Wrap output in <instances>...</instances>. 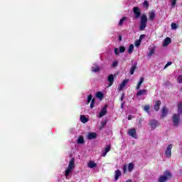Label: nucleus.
I'll return each instance as SVG.
<instances>
[{"instance_id": "1", "label": "nucleus", "mask_w": 182, "mask_h": 182, "mask_svg": "<svg viewBox=\"0 0 182 182\" xmlns=\"http://www.w3.org/2000/svg\"><path fill=\"white\" fill-rule=\"evenodd\" d=\"M173 177L170 171H165L164 175H161L158 178V182H167Z\"/></svg>"}, {"instance_id": "2", "label": "nucleus", "mask_w": 182, "mask_h": 182, "mask_svg": "<svg viewBox=\"0 0 182 182\" xmlns=\"http://www.w3.org/2000/svg\"><path fill=\"white\" fill-rule=\"evenodd\" d=\"M146 26H147V16H146V14H142L141 16L139 31H144Z\"/></svg>"}, {"instance_id": "3", "label": "nucleus", "mask_w": 182, "mask_h": 182, "mask_svg": "<svg viewBox=\"0 0 182 182\" xmlns=\"http://www.w3.org/2000/svg\"><path fill=\"white\" fill-rule=\"evenodd\" d=\"M75 168V158H73L68 164V168L65 170V177H68L69 174L72 173V170Z\"/></svg>"}, {"instance_id": "4", "label": "nucleus", "mask_w": 182, "mask_h": 182, "mask_svg": "<svg viewBox=\"0 0 182 182\" xmlns=\"http://www.w3.org/2000/svg\"><path fill=\"white\" fill-rule=\"evenodd\" d=\"M172 122L173 123V126L177 127V126L180 124V114H174L172 117Z\"/></svg>"}, {"instance_id": "5", "label": "nucleus", "mask_w": 182, "mask_h": 182, "mask_svg": "<svg viewBox=\"0 0 182 182\" xmlns=\"http://www.w3.org/2000/svg\"><path fill=\"white\" fill-rule=\"evenodd\" d=\"M173 149V144H169L165 151V156L167 159H171V149Z\"/></svg>"}, {"instance_id": "6", "label": "nucleus", "mask_w": 182, "mask_h": 182, "mask_svg": "<svg viewBox=\"0 0 182 182\" xmlns=\"http://www.w3.org/2000/svg\"><path fill=\"white\" fill-rule=\"evenodd\" d=\"M133 12L134 15H135V18L136 19H139V18H140V16L141 15V11H140V9L137 6H135L133 8Z\"/></svg>"}, {"instance_id": "7", "label": "nucleus", "mask_w": 182, "mask_h": 182, "mask_svg": "<svg viewBox=\"0 0 182 182\" xmlns=\"http://www.w3.org/2000/svg\"><path fill=\"white\" fill-rule=\"evenodd\" d=\"M128 134L134 139H137V132H136V129L134 128L128 129Z\"/></svg>"}, {"instance_id": "8", "label": "nucleus", "mask_w": 182, "mask_h": 182, "mask_svg": "<svg viewBox=\"0 0 182 182\" xmlns=\"http://www.w3.org/2000/svg\"><path fill=\"white\" fill-rule=\"evenodd\" d=\"M107 113V105H105L104 107L101 109L98 117L102 118L103 116H106V114Z\"/></svg>"}, {"instance_id": "9", "label": "nucleus", "mask_w": 182, "mask_h": 182, "mask_svg": "<svg viewBox=\"0 0 182 182\" xmlns=\"http://www.w3.org/2000/svg\"><path fill=\"white\" fill-rule=\"evenodd\" d=\"M149 126L152 129V130H154L157 126H159V121L156 119H152L149 122Z\"/></svg>"}, {"instance_id": "10", "label": "nucleus", "mask_w": 182, "mask_h": 182, "mask_svg": "<svg viewBox=\"0 0 182 182\" xmlns=\"http://www.w3.org/2000/svg\"><path fill=\"white\" fill-rule=\"evenodd\" d=\"M160 106H161V101L157 100L154 105V109L156 112H159L160 110Z\"/></svg>"}, {"instance_id": "11", "label": "nucleus", "mask_w": 182, "mask_h": 182, "mask_svg": "<svg viewBox=\"0 0 182 182\" xmlns=\"http://www.w3.org/2000/svg\"><path fill=\"white\" fill-rule=\"evenodd\" d=\"M108 82H109V86H112L113 83H114V75L113 74H110L107 77Z\"/></svg>"}, {"instance_id": "12", "label": "nucleus", "mask_w": 182, "mask_h": 182, "mask_svg": "<svg viewBox=\"0 0 182 182\" xmlns=\"http://www.w3.org/2000/svg\"><path fill=\"white\" fill-rule=\"evenodd\" d=\"M168 113V109L166 107H163L162 110H161V117L162 119H164L166 116H167Z\"/></svg>"}, {"instance_id": "13", "label": "nucleus", "mask_w": 182, "mask_h": 182, "mask_svg": "<svg viewBox=\"0 0 182 182\" xmlns=\"http://www.w3.org/2000/svg\"><path fill=\"white\" fill-rule=\"evenodd\" d=\"M171 43V38L170 37H166L164 42H163V46H168Z\"/></svg>"}, {"instance_id": "14", "label": "nucleus", "mask_w": 182, "mask_h": 182, "mask_svg": "<svg viewBox=\"0 0 182 182\" xmlns=\"http://www.w3.org/2000/svg\"><path fill=\"white\" fill-rule=\"evenodd\" d=\"M129 82V80H124L123 82L119 85V91L123 90V88L126 87V85H127V82Z\"/></svg>"}, {"instance_id": "15", "label": "nucleus", "mask_w": 182, "mask_h": 182, "mask_svg": "<svg viewBox=\"0 0 182 182\" xmlns=\"http://www.w3.org/2000/svg\"><path fill=\"white\" fill-rule=\"evenodd\" d=\"M87 167H89V168H95V167H97V164L95 163L93 161H90Z\"/></svg>"}, {"instance_id": "16", "label": "nucleus", "mask_w": 182, "mask_h": 182, "mask_svg": "<svg viewBox=\"0 0 182 182\" xmlns=\"http://www.w3.org/2000/svg\"><path fill=\"white\" fill-rule=\"evenodd\" d=\"M92 72L97 73V72H100V67L97 64H95L93 67L91 68Z\"/></svg>"}, {"instance_id": "17", "label": "nucleus", "mask_w": 182, "mask_h": 182, "mask_svg": "<svg viewBox=\"0 0 182 182\" xmlns=\"http://www.w3.org/2000/svg\"><path fill=\"white\" fill-rule=\"evenodd\" d=\"M144 82V78L143 77H140L139 82H138L136 89V90H140V87H141V84Z\"/></svg>"}, {"instance_id": "18", "label": "nucleus", "mask_w": 182, "mask_h": 182, "mask_svg": "<svg viewBox=\"0 0 182 182\" xmlns=\"http://www.w3.org/2000/svg\"><path fill=\"white\" fill-rule=\"evenodd\" d=\"M96 137H97V134H96L95 132H90L88 134V139L89 140H92L93 139H96Z\"/></svg>"}, {"instance_id": "19", "label": "nucleus", "mask_w": 182, "mask_h": 182, "mask_svg": "<svg viewBox=\"0 0 182 182\" xmlns=\"http://www.w3.org/2000/svg\"><path fill=\"white\" fill-rule=\"evenodd\" d=\"M111 149H112V146L110 145L107 146V147H105V151L102 153V157H106V154L109 153Z\"/></svg>"}, {"instance_id": "20", "label": "nucleus", "mask_w": 182, "mask_h": 182, "mask_svg": "<svg viewBox=\"0 0 182 182\" xmlns=\"http://www.w3.org/2000/svg\"><path fill=\"white\" fill-rule=\"evenodd\" d=\"M122 176V171H120V170H117L115 171V177H114V180L115 181H117V180H119V177Z\"/></svg>"}, {"instance_id": "21", "label": "nucleus", "mask_w": 182, "mask_h": 182, "mask_svg": "<svg viewBox=\"0 0 182 182\" xmlns=\"http://www.w3.org/2000/svg\"><path fill=\"white\" fill-rule=\"evenodd\" d=\"M147 93V90H139L136 92V96H143V95H146Z\"/></svg>"}, {"instance_id": "22", "label": "nucleus", "mask_w": 182, "mask_h": 182, "mask_svg": "<svg viewBox=\"0 0 182 182\" xmlns=\"http://www.w3.org/2000/svg\"><path fill=\"white\" fill-rule=\"evenodd\" d=\"M80 120L82 123H87L89 118L85 117V115H80Z\"/></svg>"}, {"instance_id": "23", "label": "nucleus", "mask_w": 182, "mask_h": 182, "mask_svg": "<svg viewBox=\"0 0 182 182\" xmlns=\"http://www.w3.org/2000/svg\"><path fill=\"white\" fill-rule=\"evenodd\" d=\"M154 18H156V13L152 11L149 13V21H154Z\"/></svg>"}, {"instance_id": "24", "label": "nucleus", "mask_w": 182, "mask_h": 182, "mask_svg": "<svg viewBox=\"0 0 182 182\" xmlns=\"http://www.w3.org/2000/svg\"><path fill=\"white\" fill-rule=\"evenodd\" d=\"M134 170V164L133 163H129L128 165V171L129 173H132Z\"/></svg>"}, {"instance_id": "25", "label": "nucleus", "mask_w": 182, "mask_h": 182, "mask_svg": "<svg viewBox=\"0 0 182 182\" xmlns=\"http://www.w3.org/2000/svg\"><path fill=\"white\" fill-rule=\"evenodd\" d=\"M96 97L100 100H102L103 97H105V95L103 93H102V92H98L96 93Z\"/></svg>"}, {"instance_id": "26", "label": "nucleus", "mask_w": 182, "mask_h": 182, "mask_svg": "<svg viewBox=\"0 0 182 182\" xmlns=\"http://www.w3.org/2000/svg\"><path fill=\"white\" fill-rule=\"evenodd\" d=\"M78 144H83L85 143V139L83 138V136H80L77 139Z\"/></svg>"}, {"instance_id": "27", "label": "nucleus", "mask_w": 182, "mask_h": 182, "mask_svg": "<svg viewBox=\"0 0 182 182\" xmlns=\"http://www.w3.org/2000/svg\"><path fill=\"white\" fill-rule=\"evenodd\" d=\"M133 50H134V45L131 44L128 48V53H133Z\"/></svg>"}, {"instance_id": "28", "label": "nucleus", "mask_w": 182, "mask_h": 182, "mask_svg": "<svg viewBox=\"0 0 182 182\" xmlns=\"http://www.w3.org/2000/svg\"><path fill=\"white\" fill-rule=\"evenodd\" d=\"M155 52H156V50L154 48H151L150 50V51L148 53L147 56L149 58L153 56V55H154Z\"/></svg>"}, {"instance_id": "29", "label": "nucleus", "mask_w": 182, "mask_h": 182, "mask_svg": "<svg viewBox=\"0 0 182 182\" xmlns=\"http://www.w3.org/2000/svg\"><path fill=\"white\" fill-rule=\"evenodd\" d=\"M144 112L148 113V114H150V105H145L144 107Z\"/></svg>"}, {"instance_id": "30", "label": "nucleus", "mask_w": 182, "mask_h": 182, "mask_svg": "<svg viewBox=\"0 0 182 182\" xmlns=\"http://www.w3.org/2000/svg\"><path fill=\"white\" fill-rule=\"evenodd\" d=\"M181 113H182V102L178 104V114H181Z\"/></svg>"}, {"instance_id": "31", "label": "nucleus", "mask_w": 182, "mask_h": 182, "mask_svg": "<svg viewBox=\"0 0 182 182\" xmlns=\"http://www.w3.org/2000/svg\"><path fill=\"white\" fill-rule=\"evenodd\" d=\"M137 66L136 65H133L130 70V75H134V71L136 70Z\"/></svg>"}, {"instance_id": "32", "label": "nucleus", "mask_w": 182, "mask_h": 182, "mask_svg": "<svg viewBox=\"0 0 182 182\" xmlns=\"http://www.w3.org/2000/svg\"><path fill=\"white\" fill-rule=\"evenodd\" d=\"M95 103H96V98H92L90 105V109H93V107H95Z\"/></svg>"}, {"instance_id": "33", "label": "nucleus", "mask_w": 182, "mask_h": 182, "mask_svg": "<svg viewBox=\"0 0 182 182\" xmlns=\"http://www.w3.org/2000/svg\"><path fill=\"white\" fill-rule=\"evenodd\" d=\"M106 124H107V120H104L103 122H102L101 125L100 127V130H102V129H104L105 126H106Z\"/></svg>"}, {"instance_id": "34", "label": "nucleus", "mask_w": 182, "mask_h": 182, "mask_svg": "<svg viewBox=\"0 0 182 182\" xmlns=\"http://www.w3.org/2000/svg\"><path fill=\"white\" fill-rule=\"evenodd\" d=\"M127 18L126 17H123L119 22L118 25L119 26H123V23L126 21Z\"/></svg>"}, {"instance_id": "35", "label": "nucleus", "mask_w": 182, "mask_h": 182, "mask_svg": "<svg viewBox=\"0 0 182 182\" xmlns=\"http://www.w3.org/2000/svg\"><path fill=\"white\" fill-rule=\"evenodd\" d=\"M134 45L136 46V48H139L140 46V45H141V41L140 40H136Z\"/></svg>"}, {"instance_id": "36", "label": "nucleus", "mask_w": 182, "mask_h": 182, "mask_svg": "<svg viewBox=\"0 0 182 182\" xmlns=\"http://www.w3.org/2000/svg\"><path fill=\"white\" fill-rule=\"evenodd\" d=\"M171 29H173L174 31H176V29L178 28V26H177L176 23H172L171 25Z\"/></svg>"}, {"instance_id": "37", "label": "nucleus", "mask_w": 182, "mask_h": 182, "mask_svg": "<svg viewBox=\"0 0 182 182\" xmlns=\"http://www.w3.org/2000/svg\"><path fill=\"white\" fill-rule=\"evenodd\" d=\"M149 6H150V4H149V1L147 0H145L144 1V8L149 9Z\"/></svg>"}, {"instance_id": "38", "label": "nucleus", "mask_w": 182, "mask_h": 182, "mask_svg": "<svg viewBox=\"0 0 182 182\" xmlns=\"http://www.w3.org/2000/svg\"><path fill=\"white\" fill-rule=\"evenodd\" d=\"M126 51V48L124 46L119 47V53H124Z\"/></svg>"}, {"instance_id": "39", "label": "nucleus", "mask_w": 182, "mask_h": 182, "mask_svg": "<svg viewBox=\"0 0 182 182\" xmlns=\"http://www.w3.org/2000/svg\"><path fill=\"white\" fill-rule=\"evenodd\" d=\"M92 100H93V95H88L87 99V103L92 102Z\"/></svg>"}, {"instance_id": "40", "label": "nucleus", "mask_w": 182, "mask_h": 182, "mask_svg": "<svg viewBox=\"0 0 182 182\" xmlns=\"http://www.w3.org/2000/svg\"><path fill=\"white\" fill-rule=\"evenodd\" d=\"M171 65H173V62L171 61L168 62L164 66V69H167V68H168V66H171Z\"/></svg>"}, {"instance_id": "41", "label": "nucleus", "mask_w": 182, "mask_h": 182, "mask_svg": "<svg viewBox=\"0 0 182 182\" xmlns=\"http://www.w3.org/2000/svg\"><path fill=\"white\" fill-rule=\"evenodd\" d=\"M123 172H124V174H126L127 173V165H124Z\"/></svg>"}, {"instance_id": "42", "label": "nucleus", "mask_w": 182, "mask_h": 182, "mask_svg": "<svg viewBox=\"0 0 182 182\" xmlns=\"http://www.w3.org/2000/svg\"><path fill=\"white\" fill-rule=\"evenodd\" d=\"M118 63H119L117 62V60L114 61L112 65V68H116L117 66Z\"/></svg>"}, {"instance_id": "43", "label": "nucleus", "mask_w": 182, "mask_h": 182, "mask_svg": "<svg viewBox=\"0 0 182 182\" xmlns=\"http://www.w3.org/2000/svg\"><path fill=\"white\" fill-rule=\"evenodd\" d=\"M177 80L178 83H182V75H178Z\"/></svg>"}, {"instance_id": "44", "label": "nucleus", "mask_w": 182, "mask_h": 182, "mask_svg": "<svg viewBox=\"0 0 182 182\" xmlns=\"http://www.w3.org/2000/svg\"><path fill=\"white\" fill-rule=\"evenodd\" d=\"M176 4H177V0H172V2H171L172 8H174L176 6Z\"/></svg>"}, {"instance_id": "45", "label": "nucleus", "mask_w": 182, "mask_h": 182, "mask_svg": "<svg viewBox=\"0 0 182 182\" xmlns=\"http://www.w3.org/2000/svg\"><path fill=\"white\" fill-rule=\"evenodd\" d=\"M146 38V35H144V34L141 35V36H139V41H140L141 42V41H143V38Z\"/></svg>"}, {"instance_id": "46", "label": "nucleus", "mask_w": 182, "mask_h": 182, "mask_svg": "<svg viewBox=\"0 0 182 182\" xmlns=\"http://www.w3.org/2000/svg\"><path fill=\"white\" fill-rule=\"evenodd\" d=\"M114 53L117 56H119V48H114Z\"/></svg>"}, {"instance_id": "47", "label": "nucleus", "mask_w": 182, "mask_h": 182, "mask_svg": "<svg viewBox=\"0 0 182 182\" xmlns=\"http://www.w3.org/2000/svg\"><path fill=\"white\" fill-rule=\"evenodd\" d=\"M123 99H124V94H122L120 98V100L123 102Z\"/></svg>"}, {"instance_id": "48", "label": "nucleus", "mask_w": 182, "mask_h": 182, "mask_svg": "<svg viewBox=\"0 0 182 182\" xmlns=\"http://www.w3.org/2000/svg\"><path fill=\"white\" fill-rule=\"evenodd\" d=\"M128 120H132V115L128 116Z\"/></svg>"}, {"instance_id": "49", "label": "nucleus", "mask_w": 182, "mask_h": 182, "mask_svg": "<svg viewBox=\"0 0 182 182\" xmlns=\"http://www.w3.org/2000/svg\"><path fill=\"white\" fill-rule=\"evenodd\" d=\"M119 42L122 41V36H119Z\"/></svg>"}, {"instance_id": "50", "label": "nucleus", "mask_w": 182, "mask_h": 182, "mask_svg": "<svg viewBox=\"0 0 182 182\" xmlns=\"http://www.w3.org/2000/svg\"><path fill=\"white\" fill-rule=\"evenodd\" d=\"M127 182H133L131 179H128Z\"/></svg>"}, {"instance_id": "51", "label": "nucleus", "mask_w": 182, "mask_h": 182, "mask_svg": "<svg viewBox=\"0 0 182 182\" xmlns=\"http://www.w3.org/2000/svg\"><path fill=\"white\" fill-rule=\"evenodd\" d=\"M124 105V103H122V105H121V107H122V109H123V106Z\"/></svg>"}]
</instances>
